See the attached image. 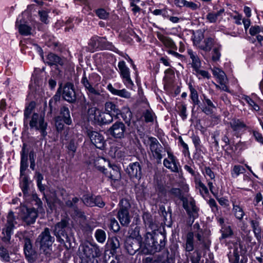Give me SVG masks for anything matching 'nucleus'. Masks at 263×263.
Here are the masks:
<instances>
[{
	"mask_svg": "<svg viewBox=\"0 0 263 263\" xmlns=\"http://www.w3.org/2000/svg\"><path fill=\"white\" fill-rule=\"evenodd\" d=\"M166 237L164 233L158 231L147 232L144 235L142 254H153L162 250L165 247Z\"/></svg>",
	"mask_w": 263,
	"mask_h": 263,
	"instance_id": "nucleus-1",
	"label": "nucleus"
},
{
	"mask_svg": "<svg viewBox=\"0 0 263 263\" xmlns=\"http://www.w3.org/2000/svg\"><path fill=\"white\" fill-rule=\"evenodd\" d=\"M105 111L112 118L120 119L122 118L124 122L129 126L133 117V114L127 106L120 107L117 102L108 101L104 104Z\"/></svg>",
	"mask_w": 263,
	"mask_h": 263,
	"instance_id": "nucleus-2",
	"label": "nucleus"
},
{
	"mask_svg": "<svg viewBox=\"0 0 263 263\" xmlns=\"http://www.w3.org/2000/svg\"><path fill=\"white\" fill-rule=\"evenodd\" d=\"M79 254L82 262L93 263L95 258L101 255V251L96 243L87 242L80 246Z\"/></svg>",
	"mask_w": 263,
	"mask_h": 263,
	"instance_id": "nucleus-3",
	"label": "nucleus"
},
{
	"mask_svg": "<svg viewBox=\"0 0 263 263\" xmlns=\"http://www.w3.org/2000/svg\"><path fill=\"white\" fill-rule=\"evenodd\" d=\"M71 229L68 221L66 219H62L60 222L57 223L53 227V233L55 236L57 240L60 243H68V246L66 244V247L71 248V241L72 238L70 235Z\"/></svg>",
	"mask_w": 263,
	"mask_h": 263,
	"instance_id": "nucleus-4",
	"label": "nucleus"
},
{
	"mask_svg": "<svg viewBox=\"0 0 263 263\" xmlns=\"http://www.w3.org/2000/svg\"><path fill=\"white\" fill-rule=\"evenodd\" d=\"M56 131L61 134L64 130L65 126L72 124V120L71 117L70 111L67 105H62L59 109V114L53 118Z\"/></svg>",
	"mask_w": 263,
	"mask_h": 263,
	"instance_id": "nucleus-5",
	"label": "nucleus"
},
{
	"mask_svg": "<svg viewBox=\"0 0 263 263\" xmlns=\"http://www.w3.org/2000/svg\"><path fill=\"white\" fill-rule=\"evenodd\" d=\"M54 237L50 235V229L45 228L44 231L39 235L35 241L36 246L40 247L41 251L47 256H49L51 248L54 241Z\"/></svg>",
	"mask_w": 263,
	"mask_h": 263,
	"instance_id": "nucleus-6",
	"label": "nucleus"
},
{
	"mask_svg": "<svg viewBox=\"0 0 263 263\" xmlns=\"http://www.w3.org/2000/svg\"><path fill=\"white\" fill-rule=\"evenodd\" d=\"M143 143L145 145H149L153 157L156 159L158 164H161L163 158V147L157 138L148 136L147 139H144Z\"/></svg>",
	"mask_w": 263,
	"mask_h": 263,
	"instance_id": "nucleus-7",
	"label": "nucleus"
},
{
	"mask_svg": "<svg viewBox=\"0 0 263 263\" xmlns=\"http://www.w3.org/2000/svg\"><path fill=\"white\" fill-rule=\"evenodd\" d=\"M26 145L24 144L21 153V185L24 195L28 193L29 181L28 177L25 175L24 172L28 167L27 164V152L25 150Z\"/></svg>",
	"mask_w": 263,
	"mask_h": 263,
	"instance_id": "nucleus-8",
	"label": "nucleus"
},
{
	"mask_svg": "<svg viewBox=\"0 0 263 263\" xmlns=\"http://www.w3.org/2000/svg\"><path fill=\"white\" fill-rule=\"evenodd\" d=\"M125 124L121 121H117L107 130V134L116 139H124L127 133Z\"/></svg>",
	"mask_w": 263,
	"mask_h": 263,
	"instance_id": "nucleus-9",
	"label": "nucleus"
},
{
	"mask_svg": "<svg viewBox=\"0 0 263 263\" xmlns=\"http://www.w3.org/2000/svg\"><path fill=\"white\" fill-rule=\"evenodd\" d=\"M85 134L90 139L91 142L97 148L102 149L104 148L105 141L102 134L97 131L93 130L91 127L86 128Z\"/></svg>",
	"mask_w": 263,
	"mask_h": 263,
	"instance_id": "nucleus-10",
	"label": "nucleus"
},
{
	"mask_svg": "<svg viewBox=\"0 0 263 263\" xmlns=\"http://www.w3.org/2000/svg\"><path fill=\"white\" fill-rule=\"evenodd\" d=\"M95 79L99 80V76L97 74L92 73L89 76L88 78H87L86 76L85 72H84L83 77L81 80V83L87 90L89 96H90V95H95L97 96L101 95L99 91L96 90L93 87V85L95 84V83L93 82V80Z\"/></svg>",
	"mask_w": 263,
	"mask_h": 263,
	"instance_id": "nucleus-11",
	"label": "nucleus"
},
{
	"mask_svg": "<svg viewBox=\"0 0 263 263\" xmlns=\"http://www.w3.org/2000/svg\"><path fill=\"white\" fill-rule=\"evenodd\" d=\"M125 171L130 179L139 181L142 177V165L139 162H130Z\"/></svg>",
	"mask_w": 263,
	"mask_h": 263,
	"instance_id": "nucleus-12",
	"label": "nucleus"
},
{
	"mask_svg": "<svg viewBox=\"0 0 263 263\" xmlns=\"http://www.w3.org/2000/svg\"><path fill=\"white\" fill-rule=\"evenodd\" d=\"M182 205L192 222L198 217L199 208L196 205L195 200L192 198H187L182 203Z\"/></svg>",
	"mask_w": 263,
	"mask_h": 263,
	"instance_id": "nucleus-13",
	"label": "nucleus"
},
{
	"mask_svg": "<svg viewBox=\"0 0 263 263\" xmlns=\"http://www.w3.org/2000/svg\"><path fill=\"white\" fill-rule=\"evenodd\" d=\"M62 95L63 99L70 103L76 102L77 97L74 85L71 82H66L62 86Z\"/></svg>",
	"mask_w": 263,
	"mask_h": 263,
	"instance_id": "nucleus-14",
	"label": "nucleus"
},
{
	"mask_svg": "<svg viewBox=\"0 0 263 263\" xmlns=\"http://www.w3.org/2000/svg\"><path fill=\"white\" fill-rule=\"evenodd\" d=\"M124 247L129 254L133 255L138 251L142 253V249L143 247V243L142 244V241L138 239L126 238L124 241Z\"/></svg>",
	"mask_w": 263,
	"mask_h": 263,
	"instance_id": "nucleus-15",
	"label": "nucleus"
},
{
	"mask_svg": "<svg viewBox=\"0 0 263 263\" xmlns=\"http://www.w3.org/2000/svg\"><path fill=\"white\" fill-rule=\"evenodd\" d=\"M202 106L201 110L206 115H212L217 109V103L212 99H210L205 94L201 96Z\"/></svg>",
	"mask_w": 263,
	"mask_h": 263,
	"instance_id": "nucleus-16",
	"label": "nucleus"
},
{
	"mask_svg": "<svg viewBox=\"0 0 263 263\" xmlns=\"http://www.w3.org/2000/svg\"><path fill=\"white\" fill-rule=\"evenodd\" d=\"M118 67L124 84L127 87L132 88L134 83L130 77L129 69L126 65L125 62L124 61H120L118 63Z\"/></svg>",
	"mask_w": 263,
	"mask_h": 263,
	"instance_id": "nucleus-17",
	"label": "nucleus"
},
{
	"mask_svg": "<svg viewBox=\"0 0 263 263\" xmlns=\"http://www.w3.org/2000/svg\"><path fill=\"white\" fill-rule=\"evenodd\" d=\"M234 133V135L239 137L247 129V125L241 119L233 118L229 123Z\"/></svg>",
	"mask_w": 263,
	"mask_h": 263,
	"instance_id": "nucleus-18",
	"label": "nucleus"
},
{
	"mask_svg": "<svg viewBox=\"0 0 263 263\" xmlns=\"http://www.w3.org/2000/svg\"><path fill=\"white\" fill-rule=\"evenodd\" d=\"M142 219L147 229L152 231V232H156L159 227V223L156 220L155 217L149 212H144L142 215Z\"/></svg>",
	"mask_w": 263,
	"mask_h": 263,
	"instance_id": "nucleus-19",
	"label": "nucleus"
},
{
	"mask_svg": "<svg viewBox=\"0 0 263 263\" xmlns=\"http://www.w3.org/2000/svg\"><path fill=\"white\" fill-rule=\"evenodd\" d=\"M168 158H165L163 160V165L168 169L171 170L173 172H179V162L177 158L170 152H167Z\"/></svg>",
	"mask_w": 263,
	"mask_h": 263,
	"instance_id": "nucleus-20",
	"label": "nucleus"
},
{
	"mask_svg": "<svg viewBox=\"0 0 263 263\" xmlns=\"http://www.w3.org/2000/svg\"><path fill=\"white\" fill-rule=\"evenodd\" d=\"M38 116V114L34 112V127L40 131L43 137H45L47 135L46 132L47 123L45 122L44 118L42 117L37 120Z\"/></svg>",
	"mask_w": 263,
	"mask_h": 263,
	"instance_id": "nucleus-21",
	"label": "nucleus"
},
{
	"mask_svg": "<svg viewBox=\"0 0 263 263\" xmlns=\"http://www.w3.org/2000/svg\"><path fill=\"white\" fill-rule=\"evenodd\" d=\"M79 198L75 197L72 198L71 200L69 199L65 202V205L66 207L70 209L73 212L74 214L76 216L82 217L83 216V212L80 209L78 206V203L79 201Z\"/></svg>",
	"mask_w": 263,
	"mask_h": 263,
	"instance_id": "nucleus-22",
	"label": "nucleus"
},
{
	"mask_svg": "<svg viewBox=\"0 0 263 263\" xmlns=\"http://www.w3.org/2000/svg\"><path fill=\"white\" fill-rule=\"evenodd\" d=\"M108 164L110 170L109 172L106 171V174L105 175L114 183L119 181L121 178V175L119 167L115 164H111L110 162H108Z\"/></svg>",
	"mask_w": 263,
	"mask_h": 263,
	"instance_id": "nucleus-23",
	"label": "nucleus"
},
{
	"mask_svg": "<svg viewBox=\"0 0 263 263\" xmlns=\"http://www.w3.org/2000/svg\"><path fill=\"white\" fill-rule=\"evenodd\" d=\"M260 218L256 217L255 219H250V223L256 238L259 240L261 238L262 229L260 224Z\"/></svg>",
	"mask_w": 263,
	"mask_h": 263,
	"instance_id": "nucleus-24",
	"label": "nucleus"
},
{
	"mask_svg": "<svg viewBox=\"0 0 263 263\" xmlns=\"http://www.w3.org/2000/svg\"><path fill=\"white\" fill-rule=\"evenodd\" d=\"M170 251L167 250L159 255L157 258L158 261L160 263H174L175 252L171 248Z\"/></svg>",
	"mask_w": 263,
	"mask_h": 263,
	"instance_id": "nucleus-25",
	"label": "nucleus"
},
{
	"mask_svg": "<svg viewBox=\"0 0 263 263\" xmlns=\"http://www.w3.org/2000/svg\"><path fill=\"white\" fill-rule=\"evenodd\" d=\"M46 59V63L50 66H62L64 64V60L63 58L52 52L48 54Z\"/></svg>",
	"mask_w": 263,
	"mask_h": 263,
	"instance_id": "nucleus-26",
	"label": "nucleus"
},
{
	"mask_svg": "<svg viewBox=\"0 0 263 263\" xmlns=\"http://www.w3.org/2000/svg\"><path fill=\"white\" fill-rule=\"evenodd\" d=\"M29 24L26 23V22H22V20H19V18H17L15 26L21 35H28L31 34L32 28L29 26Z\"/></svg>",
	"mask_w": 263,
	"mask_h": 263,
	"instance_id": "nucleus-27",
	"label": "nucleus"
},
{
	"mask_svg": "<svg viewBox=\"0 0 263 263\" xmlns=\"http://www.w3.org/2000/svg\"><path fill=\"white\" fill-rule=\"evenodd\" d=\"M168 197L174 201L180 200L182 203L186 199L187 197L184 196L182 191L176 187H172L167 191Z\"/></svg>",
	"mask_w": 263,
	"mask_h": 263,
	"instance_id": "nucleus-28",
	"label": "nucleus"
},
{
	"mask_svg": "<svg viewBox=\"0 0 263 263\" xmlns=\"http://www.w3.org/2000/svg\"><path fill=\"white\" fill-rule=\"evenodd\" d=\"M33 111V102L31 101L29 105L26 107L24 111V123L26 127H27L28 124L31 128L33 127V115L32 114Z\"/></svg>",
	"mask_w": 263,
	"mask_h": 263,
	"instance_id": "nucleus-29",
	"label": "nucleus"
},
{
	"mask_svg": "<svg viewBox=\"0 0 263 263\" xmlns=\"http://www.w3.org/2000/svg\"><path fill=\"white\" fill-rule=\"evenodd\" d=\"M24 251L26 258L29 263H33V249L31 241L26 238L24 240Z\"/></svg>",
	"mask_w": 263,
	"mask_h": 263,
	"instance_id": "nucleus-30",
	"label": "nucleus"
},
{
	"mask_svg": "<svg viewBox=\"0 0 263 263\" xmlns=\"http://www.w3.org/2000/svg\"><path fill=\"white\" fill-rule=\"evenodd\" d=\"M107 89L113 95L125 99H129L131 98V94L125 89H117L115 88L111 84L107 86Z\"/></svg>",
	"mask_w": 263,
	"mask_h": 263,
	"instance_id": "nucleus-31",
	"label": "nucleus"
},
{
	"mask_svg": "<svg viewBox=\"0 0 263 263\" xmlns=\"http://www.w3.org/2000/svg\"><path fill=\"white\" fill-rule=\"evenodd\" d=\"M100 49L109 50L121 55V52L112 45V43L107 41L106 37H100Z\"/></svg>",
	"mask_w": 263,
	"mask_h": 263,
	"instance_id": "nucleus-32",
	"label": "nucleus"
},
{
	"mask_svg": "<svg viewBox=\"0 0 263 263\" xmlns=\"http://www.w3.org/2000/svg\"><path fill=\"white\" fill-rule=\"evenodd\" d=\"M214 39L211 37H206L204 39L200 45H198V48L205 52H210L212 48L216 44Z\"/></svg>",
	"mask_w": 263,
	"mask_h": 263,
	"instance_id": "nucleus-33",
	"label": "nucleus"
},
{
	"mask_svg": "<svg viewBox=\"0 0 263 263\" xmlns=\"http://www.w3.org/2000/svg\"><path fill=\"white\" fill-rule=\"evenodd\" d=\"M157 37L165 47L174 50L177 49L175 43L170 37L166 36L159 32H157Z\"/></svg>",
	"mask_w": 263,
	"mask_h": 263,
	"instance_id": "nucleus-34",
	"label": "nucleus"
},
{
	"mask_svg": "<svg viewBox=\"0 0 263 263\" xmlns=\"http://www.w3.org/2000/svg\"><path fill=\"white\" fill-rule=\"evenodd\" d=\"M117 218L122 226L127 227L130 222L129 211L119 210L117 214Z\"/></svg>",
	"mask_w": 263,
	"mask_h": 263,
	"instance_id": "nucleus-35",
	"label": "nucleus"
},
{
	"mask_svg": "<svg viewBox=\"0 0 263 263\" xmlns=\"http://www.w3.org/2000/svg\"><path fill=\"white\" fill-rule=\"evenodd\" d=\"M187 53L190 55V58L192 59V67L194 69V70H198V69H200L201 67V61L197 55V54L193 52V51L191 49H187Z\"/></svg>",
	"mask_w": 263,
	"mask_h": 263,
	"instance_id": "nucleus-36",
	"label": "nucleus"
},
{
	"mask_svg": "<svg viewBox=\"0 0 263 263\" xmlns=\"http://www.w3.org/2000/svg\"><path fill=\"white\" fill-rule=\"evenodd\" d=\"M15 219L14 213L13 212L10 211L8 213L7 216V222L6 227V233L7 236H9L11 234V231L14 227Z\"/></svg>",
	"mask_w": 263,
	"mask_h": 263,
	"instance_id": "nucleus-37",
	"label": "nucleus"
},
{
	"mask_svg": "<svg viewBox=\"0 0 263 263\" xmlns=\"http://www.w3.org/2000/svg\"><path fill=\"white\" fill-rule=\"evenodd\" d=\"M107 243L110 247V252L112 254L117 253L120 250V242L118 237H113L109 239Z\"/></svg>",
	"mask_w": 263,
	"mask_h": 263,
	"instance_id": "nucleus-38",
	"label": "nucleus"
},
{
	"mask_svg": "<svg viewBox=\"0 0 263 263\" xmlns=\"http://www.w3.org/2000/svg\"><path fill=\"white\" fill-rule=\"evenodd\" d=\"M33 212L32 208H29L26 205H23L22 207V212L23 215L22 216V218L26 221L28 224H30L33 222V218L31 215Z\"/></svg>",
	"mask_w": 263,
	"mask_h": 263,
	"instance_id": "nucleus-39",
	"label": "nucleus"
},
{
	"mask_svg": "<svg viewBox=\"0 0 263 263\" xmlns=\"http://www.w3.org/2000/svg\"><path fill=\"white\" fill-rule=\"evenodd\" d=\"M221 49L222 45L218 42L215 44V45L213 47V49L211 52V58L213 62H216L220 60Z\"/></svg>",
	"mask_w": 263,
	"mask_h": 263,
	"instance_id": "nucleus-40",
	"label": "nucleus"
},
{
	"mask_svg": "<svg viewBox=\"0 0 263 263\" xmlns=\"http://www.w3.org/2000/svg\"><path fill=\"white\" fill-rule=\"evenodd\" d=\"M108 162H109V161L104 158L98 157L95 159L93 163L96 168L104 174H106V169L105 168L104 166L102 165L106 163H108Z\"/></svg>",
	"mask_w": 263,
	"mask_h": 263,
	"instance_id": "nucleus-41",
	"label": "nucleus"
},
{
	"mask_svg": "<svg viewBox=\"0 0 263 263\" xmlns=\"http://www.w3.org/2000/svg\"><path fill=\"white\" fill-rule=\"evenodd\" d=\"M231 201L233 205L232 210L235 217L239 221H241L245 215L243 209L239 205L236 204L235 200L232 199Z\"/></svg>",
	"mask_w": 263,
	"mask_h": 263,
	"instance_id": "nucleus-42",
	"label": "nucleus"
},
{
	"mask_svg": "<svg viewBox=\"0 0 263 263\" xmlns=\"http://www.w3.org/2000/svg\"><path fill=\"white\" fill-rule=\"evenodd\" d=\"M32 10L33 7L31 5L29 6L27 9L22 13L21 18L19 16V20H22V22H26V23H32L33 21Z\"/></svg>",
	"mask_w": 263,
	"mask_h": 263,
	"instance_id": "nucleus-43",
	"label": "nucleus"
},
{
	"mask_svg": "<svg viewBox=\"0 0 263 263\" xmlns=\"http://www.w3.org/2000/svg\"><path fill=\"white\" fill-rule=\"evenodd\" d=\"M229 259L231 263H245L247 261V258L242 256L240 261H239V255L236 249L234 250L232 255H229Z\"/></svg>",
	"mask_w": 263,
	"mask_h": 263,
	"instance_id": "nucleus-44",
	"label": "nucleus"
},
{
	"mask_svg": "<svg viewBox=\"0 0 263 263\" xmlns=\"http://www.w3.org/2000/svg\"><path fill=\"white\" fill-rule=\"evenodd\" d=\"M185 250L187 252L194 250V234L193 232H189L186 235V239L185 246Z\"/></svg>",
	"mask_w": 263,
	"mask_h": 263,
	"instance_id": "nucleus-45",
	"label": "nucleus"
},
{
	"mask_svg": "<svg viewBox=\"0 0 263 263\" xmlns=\"http://www.w3.org/2000/svg\"><path fill=\"white\" fill-rule=\"evenodd\" d=\"M119 210L129 211L131 208L130 197H124L122 198L119 201Z\"/></svg>",
	"mask_w": 263,
	"mask_h": 263,
	"instance_id": "nucleus-46",
	"label": "nucleus"
},
{
	"mask_svg": "<svg viewBox=\"0 0 263 263\" xmlns=\"http://www.w3.org/2000/svg\"><path fill=\"white\" fill-rule=\"evenodd\" d=\"M159 212L162 216L163 217L164 221L171 220L172 219V211L171 208H168L167 211L165 210V206L163 205L160 206Z\"/></svg>",
	"mask_w": 263,
	"mask_h": 263,
	"instance_id": "nucleus-47",
	"label": "nucleus"
},
{
	"mask_svg": "<svg viewBox=\"0 0 263 263\" xmlns=\"http://www.w3.org/2000/svg\"><path fill=\"white\" fill-rule=\"evenodd\" d=\"M96 240L100 243H104L106 239V232L102 229H97L95 233Z\"/></svg>",
	"mask_w": 263,
	"mask_h": 263,
	"instance_id": "nucleus-48",
	"label": "nucleus"
},
{
	"mask_svg": "<svg viewBox=\"0 0 263 263\" xmlns=\"http://www.w3.org/2000/svg\"><path fill=\"white\" fill-rule=\"evenodd\" d=\"M59 110L58 104L52 102V101H49V111L47 112V116L48 117H51L52 115H55L57 114Z\"/></svg>",
	"mask_w": 263,
	"mask_h": 263,
	"instance_id": "nucleus-49",
	"label": "nucleus"
},
{
	"mask_svg": "<svg viewBox=\"0 0 263 263\" xmlns=\"http://www.w3.org/2000/svg\"><path fill=\"white\" fill-rule=\"evenodd\" d=\"M140 227L136 226L134 229H132L130 235L127 238H132L142 241V238L140 234Z\"/></svg>",
	"mask_w": 263,
	"mask_h": 263,
	"instance_id": "nucleus-50",
	"label": "nucleus"
},
{
	"mask_svg": "<svg viewBox=\"0 0 263 263\" xmlns=\"http://www.w3.org/2000/svg\"><path fill=\"white\" fill-rule=\"evenodd\" d=\"M100 36L95 35L90 39L88 44L93 49H100Z\"/></svg>",
	"mask_w": 263,
	"mask_h": 263,
	"instance_id": "nucleus-51",
	"label": "nucleus"
},
{
	"mask_svg": "<svg viewBox=\"0 0 263 263\" xmlns=\"http://www.w3.org/2000/svg\"><path fill=\"white\" fill-rule=\"evenodd\" d=\"M113 121V118L106 111H102L101 126L109 124Z\"/></svg>",
	"mask_w": 263,
	"mask_h": 263,
	"instance_id": "nucleus-52",
	"label": "nucleus"
},
{
	"mask_svg": "<svg viewBox=\"0 0 263 263\" xmlns=\"http://www.w3.org/2000/svg\"><path fill=\"white\" fill-rule=\"evenodd\" d=\"M96 15L101 20H107L109 16V13L107 12L104 8H99L95 10Z\"/></svg>",
	"mask_w": 263,
	"mask_h": 263,
	"instance_id": "nucleus-53",
	"label": "nucleus"
},
{
	"mask_svg": "<svg viewBox=\"0 0 263 263\" xmlns=\"http://www.w3.org/2000/svg\"><path fill=\"white\" fill-rule=\"evenodd\" d=\"M93 199L94 196L86 194L83 195L82 200L84 204L87 206L93 207Z\"/></svg>",
	"mask_w": 263,
	"mask_h": 263,
	"instance_id": "nucleus-54",
	"label": "nucleus"
},
{
	"mask_svg": "<svg viewBox=\"0 0 263 263\" xmlns=\"http://www.w3.org/2000/svg\"><path fill=\"white\" fill-rule=\"evenodd\" d=\"M62 90V83H61L60 84H59V88H58L57 91L55 92V94L50 99L49 101L58 104V103L60 101L61 99Z\"/></svg>",
	"mask_w": 263,
	"mask_h": 263,
	"instance_id": "nucleus-55",
	"label": "nucleus"
},
{
	"mask_svg": "<svg viewBox=\"0 0 263 263\" xmlns=\"http://www.w3.org/2000/svg\"><path fill=\"white\" fill-rule=\"evenodd\" d=\"M94 206H97L100 208H103L105 205V202L100 195L94 196L93 199Z\"/></svg>",
	"mask_w": 263,
	"mask_h": 263,
	"instance_id": "nucleus-56",
	"label": "nucleus"
},
{
	"mask_svg": "<svg viewBox=\"0 0 263 263\" xmlns=\"http://www.w3.org/2000/svg\"><path fill=\"white\" fill-rule=\"evenodd\" d=\"M179 110V115L183 120L187 118L186 106L185 104L182 103L177 106Z\"/></svg>",
	"mask_w": 263,
	"mask_h": 263,
	"instance_id": "nucleus-57",
	"label": "nucleus"
},
{
	"mask_svg": "<svg viewBox=\"0 0 263 263\" xmlns=\"http://www.w3.org/2000/svg\"><path fill=\"white\" fill-rule=\"evenodd\" d=\"M109 228L110 230L116 233L119 231L120 228L118 222L114 218L110 219Z\"/></svg>",
	"mask_w": 263,
	"mask_h": 263,
	"instance_id": "nucleus-58",
	"label": "nucleus"
},
{
	"mask_svg": "<svg viewBox=\"0 0 263 263\" xmlns=\"http://www.w3.org/2000/svg\"><path fill=\"white\" fill-rule=\"evenodd\" d=\"M143 116L144 118L145 122L146 123L153 122L154 121L153 113L151 110L146 109L143 112Z\"/></svg>",
	"mask_w": 263,
	"mask_h": 263,
	"instance_id": "nucleus-59",
	"label": "nucleus"
},
{
	"mask_svg": "<svg viewBox=\"0 0 263 263\" xmlns=\"http://www.w3.org/2000/svg\"><path fill=\"white\" fill-rule=\"evenodd\" d=\"M244 167L240 165H236L233 167L232 171L233 177H237L239 174H242L245 171Z\"/></svg>",
	"mask_w": 263,
	"mask_h": 263,
	"instance_id": "nucleus-60",
	"label": "nucleus"
},
{
	"mask_svg": "<svg viewBox=\"0 0 263 263\" xmlns=\"http://www.w3.org/2000/svg\"><path fill=\"white\" fill-rule=\"evenodd\" d=\"M43 179V175L39 173H36V182L37 185L38 186L39 189L41 192H43L45 190V186L42 184L41 182Z\"/></svg>",
	"mask_w": 263,
	"mask_h": 263,
	"instance_id": "nucleus-61",
	"label": "nucleus"
},
{
	"mask_svg": "<svg viewBox=\"0 0 263 263\" xmlns=\"http://www.w3.org/2000/svg\"><path fill=\"white\" fill-rule=\"evenodd\" d=\"M233 234V232L230 226L226 227L222 231V235L220 239H225L231 237Z\"/></svg>",
	"mask_w": 263,
	"mask_h": 263,
	"instance_id": "nucleus-62",
	"label": "nucleus"
},
{
	"mask_svg": "<svg viewBox=\"0 0 263 263\" xmlns=\"http://www.w3.org/2000/svg\"><path fill=\"white\" fill-rule=\"evenodd\" d=\"M208 203L213 213L218 212V206L214 199L210 198Z\"/></svg>",
	"mask_w": 263,
	"mask_h": 263,
	"instance_id": "nucleus-63",
	"label": "nucleus"
},
{
	"mask_svg": "<svg viewBox=\"0 0 263 263\" xmlns=\"http://www.w3.org/2000/svg\"><path fill=\"white\" fill-rule=\"evenodd\" d=\"M262 31V29L259 26H252L249 29V33L252 36H255Z\"/></svg>",
	"mask_w": 263,
	"mask_h": 263,
	"instance_id": "nucleus-64",
	"label": "nucleus"
}]
</instances>
